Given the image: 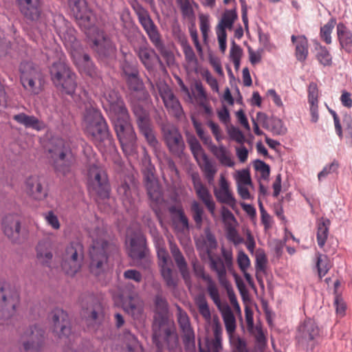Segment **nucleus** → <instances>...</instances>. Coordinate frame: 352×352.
Wrapping results in <instances>:
<instances>
[{"mask_svg": "<svg viewBox=\"0 0 352 352\" xmlns=\"http://www.w3.org/2000/svg\"><path fill=\"white\" fill-rule=\"evenodd\" d=\"M100 99L104 109L109 112L123 151L131 155L135 150L136 134L123 100L118 94L109 87L100 89Z\"/></svg>", "mask_w": 352, "mask_h": 352, "instance_id": "nucleus-1", "label": "nucleus"}, {"mask_svg": "<svg viewBox=\"0 0 352 352\" xmlns=\"http://www.w3.org/2000/svg\"><path fill=\"white\" fill-rule=\"evenodd\" d=\"M71 12L80 26L88 31L87 33L91 42V47L99 58L113 56L116 47L103 31L94 26L96 17L93 12L88 8L85 0H69Z\"/></svg>", "mask_w": 352, "mask_h": 352, "instance_id": "nucleus-2", "label": "nucleus"}, {"mask_svg": "<svg viewBox=\"0 0 352 352\" xmlns=\"http://www.w3.org/2000/svg\"><path fill=\"white\" fill-rule=\"evenodd\" d=\"M155 314L153 324V342L157 352H176L178 338L173 324L168 319V304L161 296L155 298Z\"/></svg>", "mask_w": 352, "mask_h": 352, "instance_id": "nucleus-3", "label": "nucleus"}, {"mask_svg": "<svg viewBox=\"0 0 352 352\" xmlns=\"http://www.w3.org/2000/svg\"><path fill=\"white\" fill-rule=\"evenodd\" d=\"M54 28L65 46L71 51L74 62L79 72L92 78L98 77V71L89 56L80 52L81 47L76 38L75 30L69 27L68 23L62 16H57L54 19Z\"/></svg>", "mask_w": 352, "mask_h": 352, "instance_id": "nucleus-4", "label": "nucleus"}, {"mask_svg": "<svg viewBox=\"0 0 352 352\" xmlns=\"http://www.w3.org/2000/svg\"><path fill=\"white\" fill-rule=\"evenodd\" d=\"M82 126L85 133L100 149L112 146L113 139L109 134L107 122L98 109L92 106L86 108Z\"/></svg>", "mask_w": 352, "mask_h": 352, "instance_id": "nucleus-5", "label": "nucleus"}, {"mask_svg": "<svg viewBox=\"0 0 352 352\" xmlns=\"http://www.w3.org/2000/svg\"><path fill=\"white\" fill-rule=\"evenodd\" d=\"M88 252L89 270L92 274L99 276L107 267L108 256L107 234L103 228H95L89 232Z\"/></svg>", "mask_w": 352, "mask_h": 352, "instance_id": "nucleus-6", "label": "nucleus"}, {"mask_svg": "<svg viewBox=\"0 0 352 352\" xmlns=\"http://www.w3.org/2000/svg\"><path fill=\"white\" fill-rule=\"evenodd\" d=\"M84 153L87 155L91 163L88 169L87 183L91 193L98 195L102 199L108 198L110 192V186L105 170L94 162L95 154L89 146L84 147Z\"/></svg>", "mask_w": 352, "mask_h": 352, "instance_id": "nucleus-7", "label": "nucleus"}, {"mask_svg": "<svg viewBox=\"0 0 352 352\" xmlns=\"http://www.w3.org/2000/svg\"><path fill=\"white\" fill-rule=\"evenodd\" d=\"M50 74L54 85L62 93L72 95L77 87L76 74L60 57L50 67Z\"/></svg>", "mask_w": 352, "mask_h": 352, "instance_id": "nucleus-8", "label": "nucleus"}, {"mask_svg": "<svg viewBox=\"0 0 352 352\" xmlns=\"http://www.w3.org/2000/svg\"><path fill=\"white\" fill-rule=\"evenodd\" d=\"M20 80L25 90L32 95H38L43 89L44 75L40 67L33 62L24 61L19 66Z\"/></svg>", "mask_w": 352, "mask_h": 352, "instance_id": "nucleus-9", "label": "nucleus"}, {"mask_svg": "<svg viewBox=\"0 0 352 352\" xmlns=\"http://www.w3.org/2000/svg\"><path fill=\"white\" fill-rule=\"evenodd\" d=\"M49 153L58 173L67 175L71 172L74 158L68 142L61 138L53 140Z\"/></svg>", "mask_w": 352, "mask_h": 352, "instance_id": "nucleus-10", "label": "nucleus"}, {"mask_svg": "<svg viewBox=\"0 0 352 352\" xmlns=\"http://www.w3.org/2000/svg\"><path fill=\"white\" fill-rule=\"evenodd\" d=\"M51 322L53 331L56 333L60 339L65 338L67 344L65 352H86L82 349L76 350L74 348L75 336L71 333L70 323L68 314L61 309H55L51 313Z\"/></svg>", "mask_w": 352, "mask_h": 352, "instance_id": "nucleus-11", "label": "nucleus"}, {"mask_svg": "<svg viewBox=\"0 0 352 352\" xmlns=\"http://www.w3.org/2000/svg\"><path fill=\"white\" fill-rule=\"evenodd\" d=\"M84 258V247L79 241L69 243L62 255L61 267L69 276L75 275L81 268Z\"/></svg>", "mask_w": 352, "mask_h": 352, "instance_id": "nucleus-12", "label": "nucleus"}, {"mask_svg": "<svg viewBox=\"0 0 352 352\" xmlns=\"http://www.w3.org/2000/svg\"><path fill=\"white\" fill-rule=\"evenodd\" d=\"M296 338L299 346L313 351L320 342V329L314 320L307 318L299 324Z\"/></svg>", "mask_w": 352, "mask_h": 352, "instance_id": "nucleus-13", "label": "nucleus"}, {"mask_svg": "<svg viewBox=\"0 0 352 352\" xmlns=\"http://www.w3.org/2000/svg\"><path fill=\"white\" fill-rule=\"evenodd\" d=\"M122 307L134 319H138L142 317L144 313V302L135 290V287L131 284H128L122 290L119 296Z\"/></svg>", "mask_w": 352, "mask_h": 352, "instance_id": "nucleus-14", "label": "nucleus"}, {"mask_svg": "<svg viewBox=\"0 0 352 352\" xmlns=\"http://www.w3.org/2000/svg\"><path fill=\"white\" fill-rule=\"evenodd\" d=\"M188 144L190 151L208 183L210 185L213 184L217 172L215 163L208 158L200 143L195 138L188 140Z\"/></svg>", "mask_w": 352, "mask_h": 352, "instance_id": "nucleus-15", "label": "nucleus"}, {"mask_svg": "<svg viewBox=\"0 0 352 352\" xmlns=\"http://www.w3.org/2000/svg\"><path fill=\"white\" fill-rule=\"evenodd\" d=\"M188 144L190 151L208 183L210 185L213 184L217 172L215 163L208 158L200 143L195 138L188 140Z\"/></svg>", "mask_w": 352, "mask_h": 352, "instance_id": "nucleus-16", "label": "nucleus"}, {"mask_svg": "<svg viewBox=\"0 0 352 352\" xmlns=\"http://www.w3.org/2000/svg\"><path fill=\"white\" fill-rule=\"evenodd\" d=\"M132 109L136 117L137 124L140 133L144 137L147 144L151 148L154 150L158 149L160 144L156 138L148 113L135 102L132 103Z\"/></svg>", "mask_w": 352, "mask_h": 352, "instance_id": "nucleus-17", "label": "nucleus"}, {"mask_svg": "<svg viewBox=\"0 0 352 352\" xmlns=\"http://www.w3.org/2000/svg\"><path fill=\"white\" fill-rule=\"evenodd\" d=\"M19 304V293L7 283H0V320L11 318Z\"/></svg>", "mask_w": 352, "mask_h": 352, "instance_id": "nucleus-18", "label": "nucleus"}, {"mask_svg": "<svg viewBox=\"0 0 352 352\" xmlns=\"http://www.w3.org/2000/svg\"><path fill=\"white\" fill-rule=\"evenodd\" d=\"M162 132L165 143L169 151L174 155L181 156L185 148V144L179 130L170 124L162 126Z\"/></svg>", "mask_w": 352, "mask_h": 352, "instance_id": "nucleus-19", "label": "nucleus"}, {"mask_svg": "<svg viewBox=\"0 0 352 352\" xmlns=\"http://www.w3.org/2000/svg\"><path fill=\"white\" fill-rule=\"evenodd\" d=\"M131 6L152 44L162 38L157 27L151 18L148 11L137 1L133 2Z\"/></svg>", "mask_w": 352, "mask_h": 352, "instance_id": "nucleus-20", "label": "nucleus"}, {"mask_svg": "<svg viewBox=\"0 0 352 352\" xmlns=\"http://www.w3.org/2000/svg\"><path fill=\"white\" fill-rule=\"evenodd\" d=\"M237 19L235 10H226L216 28V34L219 44L220 50L224 53L227 48V34L226 29L231 30L234 21Z\"/></svg>", "mask_w": 352, "mask_h": 352, "instance_id": "nucleus-21", "label": "nucleus"}, {"mask_svg": "<svg viewBox=\"0 0 352 352\" xmlns=\"http://www.w3.org/2000/svg\"><path fill=\"white\" fill-rule=\"evenodd\" d=\"M192 268L195 275L206 283V289L209 296L217 308H220L221 298L219 289L214 280L208 274L205 272L204 266L197 261L192 262Z\"/></svg>", "mask_w": 352, "mask_h": 352, "instance_id": "nucleus-22", "label": "nucleus"}, {"mask_svg": "<svg viewBox=\"0 0 352 352\" xmlns=\"http://www.w3.org/2000/svg\"><path fill=\"white\" fill-rule=\"evenodd\" d=\"M44 331L36 326L30 327L22 336L21 352H39L43 343Z\"/></svg>", "mask_w": 352, "mask_h": 352, "instance_id": "nucleus-23", "label": "nucleus"}, {"mask_svg": "<svg viewBox=\"0 0 352 352\" xmlns=\"http://www.w3.org/2000/svg\"><path fill=\"white\" fill-rule=\"evenodd\" d=\"M25 191L31 198L38 201L43 200L48 195L44 179L38 175H32L25 179Z\"/></svg>", "mask_w": 352, "mask_h": 352, "instance_id": "nucleus-24", "label": "nucleus"}, {"mask_svg": "<svg viewBox=\"0 0 352 352\" xmlns=\"http://www.w3.org/2000/svg\"><path fill=\"white\" fill-rule=\"evenodd\" d=\"M159 93L167 110L177 118H182L184 115V110L170 88L166 84L161 85L159 87Z\"/></svg>", "mask_w": 352, "mask_h": 352, "instance_id": "nucleus-25", "label": "nucleus"}, {"mask_svg": "<svg viewBox=\"0 0 352 352\" xmlns=\"http://www.w3.org/2000/svg\"><path fill=\"white\" fill-rule=\"evenodd\" d=\"M256 120L264 129L271 132L273 135H283L287 131L283 120L278 118L268 117L265 113L258 112L256 114Z\"/></svg>", "mask_w": 352, "mask_h": 352, "instance_id": "nucleus-26", "label": "nucleus"}, {"mask_svg": "<svg viewBox=\"0 0 352 352\" xmlns=\"http://www.w3.org/2000/svg\"><path fill=\"white\" fill-rule=\"evenodd\" d=\"M192 181L197 197L204 204L210 214L214 215L215 202L208 189L203 184L198 174L192 175Z\"/></svg>", "mask_w": 352, "mask_h": 352, "instance_id": "nucleus-27", "label": "nucleus"}, {"mask_svg": "<svg viewBox=\"0 0 352 352\" xmlns=\"http://www.w3.org/2000/svg\"><path fill=\"white\" fill-rule=\"evenodd\" d=\"M177 321L183 333V340L185 346L188 349H194L195 346V333L190 325L188 314L180 307H178Z\"/></svg>", "mask_w": 352, "mask_h": 352, "instance_id": "nucleus-28", "label": "nucleus"}, {"mask_svg": "<svg viewBox=\"0 0 352 352\" xmlns=\"http://www.w3.org/2000/svg\"><path fill=\"white\" fill-rule=\"evenodd\" d=\"M126 242L129 243V255L133 259H141L146 255V239L141 231L138 230L128 236Z\"/></svg>", "mask_w": 352, "mask_h": 352, "instance_id": "nucleus-29", "label": "nucleus"}, {"mask_svg": "<svg viewBox=\"0 0 352 352\" xmlns=\"http://www.w3.org/2000/svg\"><path fill=\"white\" fill-rule=\"evenodd\" d=\"M16 3L26 20L36 21L39 19L41 13L40 0H16Z\"/></svg>", "mask_w": 352, "mask_h": 352, "instance_id": "nucleus-30", "label": "nucleus"}, {"mask_svg": "<svg viewBox=\"0 0 352 352\" xmlns=\"http://www.w3.org/2000/svg\"><path fill=\"white\" fill-rule=\"evenodd\" d=\"M213 192L219 202L226 204L231 207L235 206L236 199L230 188L229 182L223 174H221L219 177V188L214 187Z\"/></svg>", "mask_w": 352, "mask_h": 352, "instance_id": "nucleus-31", "label": "nucleus"}, {"mask_svg": "<svg viewBox=\"0 0 352 352\" xmlns=\"http://www.w3.org/2000/svg\"><path fill=\"white\" fill-rule=\"evenodd\" d=\"M214 338L206 340V349L202 348L201 343H199V352H221L223 349L222 346V333L223 329L219 321L214 320L212 325Z\"/></svg>", "mask_w": 352, "mask_h": 352, "instance_id": "nucleus-32", "label": "nucleus"}, {"mask_svg": "<svg viewBox=\"0 0 352 352\" xmlns=\"http://www.w3.org/2000/svg\"><path fill=\"white\" fill-rule=\"evenodd\" d=\"M221 255L224 259L223 261L220 257L214 258L213 256H210V269L216 272L218 277V272L217 269L223 267L225 270V277H226V268L231 270L233 267V254L230 249H226L223 247L221 249Z\"/></svg>", "mask_w": 352, "mask_h": 352, "instance_id": "nucleus-33", "label": "nucleus"}, {"mask_svg": "<svg viewBox=\"0 0 352 352\" xmlns=\"http://www.w3.org/2000/svg\"><path fill=\"white\" fill-rule=\"evenodd\" d=\"M2 229L4 234L12 241L17 240L21 230L19 217L16 214L6 215L2 221Z\"/></svg>", "mask_w": 352, "mask_h": 352, "instance_id": "nucleus-34", "label": "nucleus"}, {"mask_svg": "<svg viewBox=\"0 0 352 352\" xmlns=\"http://www.w3.org/2000/svg\"><path fill=\"white\" fill-rule=\"evenodd\" d=\"M170 250L186 285L190 287L191 276L185 258L175 244L170 243Z\"/></svg>", "mask_w": 352, "mask_h": 352, "instance_id": "nucleus-35", "label": "nucleus"}, {"mask_svg": "<svg viewBox=\"0 0 352 352\" xmlns=\"http://www.w3.org/2000/svg\"><path fill=\"white\" fill-rule=\"evenodd\" d=\"M153 169V167H149L144 170V183L150 199L158 202L162 199V194Z\"/></svg>", "mask_w": 352, "mask_h": 352, "instance_id": "nucleus-36", "label": "nucleus"}, {"mask_svg": "<svg viewBox=\"0 0 352 352\" xmlns=\"http://www.w3.org/2000/svg\"><path fill=\"white\" fill-rule=\"evenodd\" d=\"M118 193L127 210H132L136 201V190L126 182H122L118 188Z\"/></svg>", "mask_w": 352, "mask_h": 352, "instance_id": "nucleus-37", "label": "nucleus"}, {"mask_svg": "<svg viewBox=\"0 0 352 352\" xmlns=\"http://www.w3.org/2000/svg\"><path fill=\"white\" fill-rule=\"evenodd\" d=\"M336 33L340 48L348 54H352L351 31L343 23H339L336 26Z\"/></svg>", "mask_w": 352, "mask_h": 352, "instance_id": "nucleus-38", "label": "nucleus"}, {"mask_svg": "<svg viewBox=\"0 0 352 352\" xmlns=\"http://www.w3.org/2000/svg\"><path fill=\"white\" fill-rule=\"evenodd\" d=\"M138 54L141 62L148 70H152L156 62L162 64L160 56L156 54L153 50L147 46L140 47L138 50Z\"/></svg>", "mask_w": 352, "mask_h": 352, "instance_id": "nucleus-39", "label": "nucleus"}, {"mask_svg": "<svg viewBox=\"0 0 352 352\" xmlns=\"http://www.w3.org/2000/svg\"><path fill=\"white\" fill-rule=\"evenodd\" d=\"M291 40L295 46V56L300 62H305L308 56L309 44L304 35H292Z\"/></svg>", "mask_w": 352, "mask_h": 352, "instance_id": "nucleus-40", "label": "nucleus"}, {"mask_svg": "<svg viewBox=\"0 0 352 352\" xmlns=\"http://www.w3.org/2000/svg\"><path fill=\"white\" fill-rule=\"evenodd\" d=\"M14 120L23 125L25 128H30L36 131H41L45 128L43 121L34 116H28L24 113H20L13 116Z\"/></svg>", "mask_w": 352, "mask_h": 352, "instance_id": "nucleus-41", "label": "nucleus"}, {"mask_svg": "<svg viewBox=\"0 0 352 352\" xmlns=\"http://www.w3.org/2000/svg\"><path fill=\"white\" fill-rule=\"evenodd\" d=\"M210 151L223 166L228 167L234 166V162L231 157L230 153L223 144L219 146L211 144L210 146Z\"/></svg>", "mask_w": 352, "mask_h": 352, "instance_id": "nucleus-42", "label": "nucleus"}, {"mask_svg": "<svg viewBox=\"0 0 352 352\" xmlns=\"http://www.w3.org/2000/svg\"><path fill=\"white\" fill-rule=\"evenodd\" d=\"M222 316V318L225 324L226 330L229 337L231 338L235 332L236 324V318L232 311L231 308L228 305L222 307L221 305L220 308H218Z\"/></svg>", "mask_w": 352, "mask_h": 352, "instance_id": "nucleus-43", "label": "nucleus"}, {"mask_svg": "<svg viewBox=\"0 0 352 352\" xmlns=\"http://www.w3.org/2000/svg\"><path fill=\"white\" fill-rule=\"evenodd\" d=\"M217 271L218 272L219 283L226 289L230 303L233 305L234 308L236 311H240V306L237 302V299L232 288V286L230 282L228 280L227 277H225L224 269L221 267V269H217Z\"/></svg>", "mask_w": 352, "mask_h": 352, "instance_id": "nucleus-44", "label": "nucleus"}, {"mask_svg": "<svg viewBox=\"0 0 352 352\" xmlns=\"http://www.w3.org/2000/svg\"><path fill=\"white\" fill-rule=\"evenodd\" d=\"M36 258L41 264L50 267L53 254L49 243L41 242L38 243L36 248Z\"/></svg>", "mask_w": 352, "mask_h": 352, "instance_id": "nucleus-45", "label": "nucleus"}, {"mask_svg": "<svg viewBox=\"0 0 352 352\" xmlns=\"http://www.w3.org/2000/svg\"><path fill=\"white\" fill-rule=\"evenodd\" d=\"M330 221L321 218L317 223V242L320 248H323L329 234Z\"/></svg>", "mask_w": 352, "mask_h": 352, "instance_id": "nucleus-46", "label": "nucleus"}, {"mask_svg": "<svg viewBox=\"0 0 352 352\" xmlns=\"http://www.w3.org/2000/svg\"><path fill=\"white\" fill-rule=\"evenodd\" d=\"M180 43L182 47V50L185 56V59L186 62L192 65L193 67L196 68L198 65V60L196 57V55L193 51V49L190 45L188 42V40L186 37H182L180 38Z\"/></svg>", "mask_w": 352, "mask_h": 352, "instance_id": "nucleus-47", "label": "nucleus"}, {"mask_svg": "<svg viewBox=\"0 0 352 352\" xmlns=\"http://www.w3.org/2000/svg\"><path fill=\"white\" fill-rule=\"evenodd\" d=\"M161 276L168 287L175 289L177 286V278L174 275L170 265L160 267Z\"/></svg>", "mask_w": 352, "mask_h": 352, "instance_id": "nucleus-48", "label": "nucleus"}, {"mask_svg": "<svg viewBox=\"0 0 352 352\" xmlns=\"http://www.w3.org/2000/svg\"><path fill=\"white\" fill-rule=\"evenodd\" d=\"M161 56L165 60L168 66L173 65L175 63V56L173 53L164 45L162 38L153 43Z\"/></svg>", "mask_w": 352, "mask_h": 352, "instance_id": "nucleus-49", "label": "nucleus"}, {"mask_svg": "<svg viewBox=\"0 0 352 352\" xmlns=\"http://www.w3.org/2000/svg\"><path fill=\"white\" fill-rule=\"evenodd\" d=\"M184 18L192 20L195 18L193 6H197L194 0H177Z\"/></svg>", "mask_w": 352, "mask_h": 352, "instance_id": "nucleus-50", "label": "nucleus"}, {"mask_svg": "<svg viewBox=\"0 0 352 352\" xmlns=\"http://www.w3.org/2000/svg\"><path fill=\"white\" fill-rule=\"evenodd\" d=\"M316 256V267L320 278L324 276L329 269L331 264L329 258L324 254L318 252Z\"/></svg>", "mask_w": 352, "mask_h": 352, "instance_id": "nucleus-51", "label": "nucleus"}, {"mask_svg": "<svg viewBox=\"0 0 352 352\" xmlns=\"http://www.w3.org/2000/svg\"><path fill=\"white\" fill-rule=\"evenodd\" d=\"M195 304L203 318L206 320H210L211 319V314L205 296L203 294L198 295L195 298Z\"/></svg>", "mask_w": 352, "mask_h": 352, "instance_id": "nucleus-52", "label": "nucleus"}, {"mask_svg": "<svg viewBox=\"0 0 352 352\" xmlns=\"http://www.w3.org/2000/svg\"><path fill=\"white\" fill-rule=\"evenodd\" d=\"M336 24V19L331 18L325 25H324L320 28V37L327 44H331L332 42L331 35Z\"/></svg>", "mask_w": 352, "mask_h": 352, "instance_id": "nucleus-53", "label": "nucleus"}, {"mask_svg": "<svg viewBox=\"0 0 352 352\" xmlns=\"http://www.w3.org/2000/svg\"><path fill=\"white\" fill-rule=\"evenodd\" d=\"M127 83L131 89L139 92L144 98H146L148 94L143 89V84L138 77V74L126 78Z\"/></svg>", "mask_w": 352, "mask_h": 352, "instance_id": "nucleus-54", "label": "nucleus"}, {"mask_svg": "<svg viewBox=\"0 0 352 352\" xmlns=\"http://www.w3.org/2000/svg\"><path fill=\"white\" fill-rule=\"evenodd\" d=\"M204 243L208 259L210 260V256H212V252L217 247V242L214 234L208 230L206 231V237L204 240Z\"/></svg>", "mask_w": 352, "mask_h": 352, "instance_id": "nucleus-55", "label": "nucleus"}, {"mask_svg": "<svg viewBox=\"0 0 352 352\" xmlns=\"http://www.w3.org/2000/svg\"><path fill=\"white\" fill-rule=\"evenodd\" d=\"M157 254L160 267L170 265L171 261L169 254L163 245L159 243L157 246Z\"/></svg>", "mask_w": 352, "mask_h": 352, "instance_id": "nucleus-56", "label": "nucleus"}, {"mask_svg": "<svg viewBox=\"0 0 352 352\" xmlns=\"http://www.w3.org/2000/svg\"><path fill=\"white\" fill-rule=\"evenodd\" d=\"M316 58L320 63L324 66H330L332 64L331 55L325 47L320 46Z\"/></svg>", "mask_w": 352, "mask_h": 352, "instance_id": "nucleus-57", "label": "nucleus"}, {"mask_svg": "<svg viewBox=\"0 0 352 352\" xmlns=\"http://www.w3.org/2000/svg\"><path fill=\"white\" fill-rule=\"evenodd\" d=\"M192 217L197 227L200 228L202 224V216L204 209L197 201H193L191 204Z\"/></svg>", "mask_w": 352, "mask_h": 352, "instance_id": "nucleus-58", "label": "nucleus"}, {"mask_svg": "<svg viewBox=\"0 0 352 352\" xmlns=\"http://www.w3.org/2000/svg\"><path fill=\"white\" fill-rule=\"evenodd\" d=\"M235 179L237 186H248L252 184L250 170L242 169L236 171Z\"/></svg>", "mask_w": 352, "mask_h": 352, "instance_id": "nucleus-59", "label": "nucleus"}, {"mask_svg": "<svg viewBox=\"0 0 352 352\" xmlns=\"http://www.w3.org/2000/svg\"><path fill=\"white\" fill-rule=\"evenodd\" d=\"M200 30L202 34L204 43H207L208 38V33L210 32V25L209 16L207 15L201 14L199 16Z\"/></svg>", "mask_w": 352, "mask_h": 352, "instance_id": "nucleus-60", "label": "nucleus"}, {"mask_svg": "<svg viewBox=\"0 0 352 352\" xmlns=\"http://www.w3.org/2000/svg\"><path fill=\"white\" fill-rule=\"evenodd\" d=\"M47 224L54 230H58L60 227L58 217L52 210L47 211L43 214Z\"/></svg>", "mask_w": 352, "mask_h": 352, "instance_id": "nucleus-61", "label": "nucleus"}, {"mask_svg": "<svg viewBox=\"0 0 352 352\" xmlns=\"http://www.w3.org/2000/svg\"><path fill=\"white\" fill-rule=\"evenodd\" d=\"M254 168L256 170L260 172L262 179L265 180L268 179L270 173V168L268 164L261 160H257L254 162Z\"/></svg>", "mask_w": 352, "mask_h": 352, "instance_id": "nucleus-62", "label": "nucleus"}, {"mask_svg": "<svg viewBox=\"0 0 352 352\" xmlns=\"http://www.w3.org/2000/svg\"><path fill=\"white\" fill-rule=\"evenodd\" d=\"M236 261L239 267L241 272L247 271L250 266V260L248 256L243 250L238 252Z\"/></svg>", "mask_w": 352, "mask_h": 352, "instance_id": "nucleus-63", "label": "nucleus"}, {"mask_svg": "<svg viewBox=\"0 0 352 352\" xmlns=\"http://www.w3.org/2000/svg\"><path fill=\"white\" fill-rule=\"evenodd\" d=\"M267 263V259L265 254L263 252L256 254L255 268L257 274L258 272H265Z\"/></svg>", "mask_w": 352, "mask_h": 352, "instance_id": "nucleus-64", "label": "nucleus"}]
</instances>
